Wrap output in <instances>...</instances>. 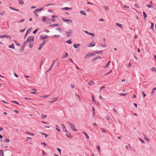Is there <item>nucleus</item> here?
<instances>
[{"mask_svg":"<svg viewBox=\"0 0 156 156\" xmlns=\"http://www.w3.org/2000/svg\"><path fill=\"white\" fill-rule=\"evenodd\" d=\"M62 9H65V10H72V9L71 8H69L68 7H66L64 8H63Z\"/></svg>","mask_w":156,"mask_h":156,"instance_id":"26","label":"nucleus"},{"mask_svg":"<svg viewBox=\"0 0 156 156\" xmlns=\"http://www.w3.org/2000/svg\"><path fill=\"white\" fill-rule=\"evenodd\" d=\"M66 36L68 37H70L73 34L72 31L71 30H70L69 31L66 32Z\"/></svg>","mask_w":156,"mask_h":156,"instance_id":"2","label":"nucleus"},{"mask_svg":"<svg viewBox=\"0 0 156 156\" xmlns=\"http://www.w3.org/2000/svg\"><path fill=\"white\" fill-rule=\"evenodd\" d=\"M55 126H56V128H55L56 129L57 131H58L59 132H60V130L58 128L59 127V126L57 124H56L55 125Z\"/></svg>","mask_w":156,"mask_h":156,"instance_id":"25","label":"nucleus"},{"mask_svg":"<svg viewBox=\"0 0 156 156\" xmlns=\"http://www.w3.org/2000/svg\"><path fill=\"white\" fill-rule=\"evenodd\" d=\"M103 8H105L106 10H108V6H103Z\"/></svg>","mask_w":156,"mask_h":156,"instance_id":"42","label":"nucleus"},{"mask_svg":"<svg viewBox=\"0 0 156 156\" xmlns=\"http://www.w3.org/2000/svg\"><path fill=\"white\" fill-rule=\"evenodd\" d=\"M156 90V87H154L152 90L151 92V94L153 95L154 94L155 90Z\"/></svg>","mask_w":156,"mask_h":156,"instance_id":"22","label":"nucleus"},{"mask_svg":"<svg viewBox=\"0 0 156 156\" xmlns=\"http://www.w3.org/2000/svg\"><path fill=\"white\" fill-rule=\"evenodd\" d=\"M47 18H48V17H47L46 16V17L43 16L42 17V21L43 22H46Z\"/></svg>","mask_w":156,"mask_h":156,"instance_id":"24","label":"nucleus"},{"mask_svg":"<svg viewBox=\"0 0 156 156\" xmlns=\"http://www.w3.org/2000/svg\"><path fill=\"white\" fill-rule=\"evenodd\" d=\"M38 30L37 29H36L33 32V33L34 34H36L37 31H38Z\"/></svg>","mask_w":156,"mask_h":156,"instance_id":"48","label":"nucleus"},{"mask_svg":"<svg viewBox=\"0 0 156 156\" xmlns=\"http://www.w3.org/2000/svg\"><path fill=\"white\" fill-rule=\"evenodd\" d=\"M151 29L152 30H153V31H154V23H151Z\"/></svg>","mask_w":156,"mask_h":156,"instance_id":"30","label":"nucleus"},{"mask_svg":"<svg viewBox=\"0 0 156 156\" xmlns=\"http://www.w3.org/2000/svg\"><path fill=\"white\" fill-rule=\"evenodd\" d=\"M151 70L152 71H154L155 72H156V68H154L153 67L151 69Z\"/></svg>","mask_w":156,"mask_h":156,"instance_id":"40","label":"nucleus"},{"mask_svg":"<svg viewBox=\"0 0 156 156\" xmlns=\"http://www.w3.org/2000/svg\"><path fill=\"white\" fill-rule=\"evenodd\" d=\"M46 117V115H44L43 114H42L41 115V118L42 119L45 118Z\"/></svg>","mask_w":156,"mask_h":156,"instance_id":"41","label":"nucleus"},{"mask_svg":"<svg viewBox=\"0 0 156 156\" xmlns=\"http://www.w3.org/2000/svg\"><path fill=\"white\" fill-rule=\"evenodd\" d=\"M147 6L149 8H152L154 7V6L152 5H147Z\"/></svg>","mask_w":156,"mask_h":156,"instance_id":"45","label":"nucleus"},{"mask_svg":"<svg viewBox=\"0 0 156 156\" xmlns=\"http://www.w3.org/2000/svg\"><path fill=\"white\" fill-rule=\"evenodd\" d=\"M66 136L69 138H71L72 137V136L71 135V134H70V133L69 132L67 131V132H66Z\"/></svg>","mask_w":156,"mask_h":156,"instance_id":"9","label":"nucleus"},{"mask_svg":"<svg viewBox=\"0 0 156 156\" xmlns=\"http://www.w3.org/2000/svg\"><path fill=\"white\" fill-rule=\"evenodd\" d=\"M68 123L69 124L70 126V127L71 128V129L73 130L74 131H77V129L75 128V126L71 124V123H70L69 122H68Z\"/></svg>","mask_w":156,"mask_h":156,"instance_id":"4","label":"nucleus"},{"mask_svg":"<svg viewBox=\"0 0 156 156\" xmlns=\"http://www.w3.org/2000/svg\"><path fill=\"white\" fill-rule=\"evenodd\" d=\"M95 55V54L94 53V52L93 53H89L87 54L84 57V58L85 59H87L89 57L94 56Z\"/></svg>","mask_w":156,"mask_h":156,"instance_id":"1","label":"nucleus"},{"mask_svg":"<svg viewBox=\"0 0 156 156\" xmlns=\"http://www.w3.org/2000/svg\"><path fill=\"white\" fill-rule=\"evenodd\" d=\"M101 130L102 132L105 133H107L106 131L104 129L101 128Z\"/></svg>","mask_w":156,"mask_h":156,"instance_id":"55","label":"nucleus"},{"mask_svg":"<svg viewBox=\"0 0 156 156\" xmlns=\"http://www.w3.org/2000/svg\"><path fill=\"white\" fill-rule=\"evenodd\" d=\"M97 59L96 57L94 58L91 60L92 62H93Z\"/></svg>","mask_w":156,"mask_h":156,"instance_id":"62","label":"nucleus"},{"mask_svg":"<svg viewBox=\"0 0 156 156\" xmlns=\"http://www.w3.org/2000/svg\"><path fill=\"white\" fill-rule=\"evenodd\" d=\"M116 25L121 28H122V25L120 23H116Z\"/></svg>","mask_w":156,"mask_h":156,"instance_id":"28","label":"nucleus"},{"mask_svg":"<svg viewBox=\"0 0 156 156\" xmlns=\"http://www.w3.org/2000/svg\"><path fill=\"white\" fill-rule=\"evenodd\" d=\"M139 140L141 141V143L142 144L145 143L144 141L143 140H142L141 138H139Z\"/></svg>","mask_w":156,"mask_h":156,"instance_id":"49","label":"nucleus"},{"mask_svg":"<svg viewBox=\"0 0 156 156\" xmlns=\"http://www.w3.org/2000/svg\"><path fill=\"white\" fill-rule=\"evenodd\" d=\"M134 7H135L136 8H139V7L138 6V5L137 4H135L134 5Z\"/></svg>","mask_w":156,"mask_h":156,"instance_id":"64","label":"nucleus"},{"mask_svg":"<svg viewBox=\"0 0 156 156\" xmlns=\"http://www.w3.org/2000/svg\"><path fill=\"white\" fill-rule=\"evenodd\" d=\"M14 76L16 77H18V76L17 74H16L15 73H14Z\"/></svg>","mask_w":156,"mask_h":156,"instance_id":"63","label":"nucleus"},{"mask_svg":"<svg viewBox=\"0 0 156 156\" xmlns=\"http://www.w3.org/2000/svg\"><path fill=\"white\" fill-rule=\"evenodd\" d=\"M83 133L86 136V138L87 139H88L89 138V136L85 132H83Z\"/></svg>","mask_w":156,"mask_h":156,"instance_id":"16","label":"nucleus"},{"mask_svg":"<svg viewBox=\"0 0 156 156\" xmlns=\"http://www.w3.org/2000/svg\"><path fill=\"white\" fill-rule=\"evenodd\" d=\"M110 62H111V61H109L107 62V63L105 65V66H104L103 67L104 68H108V66H109Z\"/></svg>","mask_w":156,"mask_h":156,"instance_id":"13","label":"nucleus"},{"mask_svg":"<svg viewBox=\"0 0 156 156\" xmlns=\"http://www.w3.org/2000/svg\"><path fill=\"white\" fill-rule=\"evenodd\" d=\"M34 41V37L33 36L29 37L27 40V42L29 41Z\"/></svg>","mask_w":156,"mask_h":156,"instance_id":"3","label":"nucleus"},{"mask_svg":"<svg viewBox=\"0 0 156 156\" xmlns=\"http://www.w3.org/2000/svg\"><path fill=\"white\" fill-rule=\"evenodd\" d=\"M44 9V7L41 8L39 9H37L35 10V11L37 12H38L42 11Z\"/></svg>","mask_w":156,"mask_h":156,"instance_id":"15","label":"nucleus"},{"mask_svg":"<svg viewBox=\"0 0 156 156\" xmlns=\"http://www.w3.org/2000/svg\"><path fill=\"white\" fill-rule=\"evenodd\" d=\"M94 83V81L91 80L88 83V85H90V86H91Z\"/></svg>","mask_w":156,"mask_h":156,"instance_id":"21","label":"nucleus"},{"mask_svg":"<svg viewBox=\"0 0 156 156\" xmlns=\"http://www.w3.org/2000/svg\"><path fill=\"white\" fill-rule=\"evenodd\" d=\"M48 36L47 35H45V36H43L42 35H41L40 36V39L44 40L48 38Z\"/></svg>","mask_w":156,"mask_h":156,"instance_id":"8","label":"nucleus"},{"mask_svg":"<svg viewBox=\"0 0 156 156\" xmlns=\"http://www.w3.org/2000/svg\"><path fill=\"white\" fill-rule=\"evenodd\" d=\"M24 49L23 48H22V47H21L20 48V51L21 52H22L23 51V50H24Z\"/></svg>","mask_w":156,"mask_h":156,"instance_id":"57","label":"nucleus"},{"mask_svg":"<svg viewBox=\"0 0 156 156\" xmlns=\"http://www.w3.org/2000/svg\"><path fill=\"white\" fill-rule=\"evenodd\" d=\"M60 35H54L53 37H55L56 38H58V37H60Z\"/></svg>","mask_w":156,"mask_h":156,"instance_id":"39","label":"nucleus"},{"mask_svg":"<svg viewBox=\"0 0 156 156\" xmlns=\"http://www.w3.org/2000/svg\"><path fill=\"white\" fill-rule=\"evenodd\" d=\"M53 99H54V100H53L52 101H53V102H54L55 101H57L58 99V98H52Z\"/></svg>","mask_w":156,"mask_h":156,"instance_id":"52","label":"nucleus"},{"mask_svg":"<svg viewBox=\"0 0 156 156\" xmlns=\"http://www.w3.org/2000/svg\"><path fill=\"white\" fill-rule=\"evenodd\" d=\"M4 37H6L7 38L10 39L11 37L10 36L8 35H0V38H3Z\"/></svg>","mask_w":156,"mask_h":156,"instance_id":"7","label":"nucleus"},{"mask_svg":"<svg viewBox=\"0 0 156 156\" xmlns=\"http://www.w3.org/2000/svg\"><path fill=\"white\" fill-rule=\"evenodd\" d=\"M56 30H58L60 33L62 32V29L60 27H58L56 29Z\"/></svg>","mask_w":156,"mask_h":156,"instance_id":"37","label":"nucleus"},{"mask_svg":"<svg viewBox=\"0 0 156 156\" xmlns=\"http://www.w3.org/2000/svg\"><path fill=\"white\" fill-rule=\"evenodd\" d=\"M94 96H92V101L94 102V103H95V100L94 99Z\"/></svg>","mask_w":156,"mask_h":156,"instance_id":"38","label":"nucleus"},{"mask_svg":"<svg viewBox=\"0 0 156 156\" xmlns=\"http://www.w3.org/2000/svg\"><path fill=\"white\" fill-rule=\"evenodd\" d=\"M95 45V43L94 42H92L90 43L88 45V47H92L94 46Z\"/></svg>","mask_w":156,"mask_h":156,"instance_id":"10","label":"nucleus"},{"mask_svg":"<svg viewBox=\"0 0 156 156\" xmlns=\"http://www.w3.org/2000/svg\"><path fill=\"white\" fill-rule=\"evenodd\" d=\"M46 43V41H43V42L40 44L39 45V47L38 48V50H41L42 47V46H44V44H45Z\"/></svg>","mask_w":156,"mask_h":156,"instance_id":"5","label":"nucleus"},{"mask_svg":"<svg viewBox=\"0 0 156 156\" xmlns=\"http://www.w3.org/2000/svg\"><path fill=\"white\" fill-rule=\"evenodd\" d=\"M142 93L143 94V97H145L146 96V94L144 93L143 91H142Z\"/></svg>","mask_w":156,"mask_h":156,"instance_id":"60","label":"nucleus"},{"mask_svg":"<svg viewBox=\"0 0 156 156\" xmlns=\"http://www.w3.org/2000/svg\"><path fill=\"white\" fill-rule=\"evenodd\" d=\"M89 35H91L92 37H94L95 36V34L93 33H90Z\"/></svg>","mask_w":156,"mask_h":156,"instance_id":"43","label":"nucleus"},{"mask_svg":"<svg viewBox=\"0 0 156 156\" xmlns=\"http://www.w3.org/2000/svg\"><path fill=\"white\" fill-rule=\"evenodd\" d=\"M123 7L124 8L128 9V8H129V7L128 6L126 5H124Z\"/></svg>","mask_w":156,"mask_h":156,"instance_id":"56","label":"nucleus"},{"mask_svg":"<svg viewBox=\"0 0 156 156\" xmlns=\"http://www.w3.org/2000/svg\"><path fill=\"white\" fill-rule=\"evenodd\" d=\"M4 141H5L6 142H9L10 141V140L8 139H5L4 140Z\"/></svg>","mask_w":156,"mask_h":156,"instance_id":"44","label":"nucleus"},{"mask_svg":"<svg viewBox=\"0 0 156 156\" xmlns=\"http://www.w3.org/2000/svg\"><path fill=\"white\" fill-rule=\"evenodd\" d=\"M57 149L58 150V151L59 152L60 154H61V150L58 147L57 148Z\"/></svg>","mask_w":156,"mask_h":156,"instance_id":"50","label":"nucleus"},{"mask_svg":"<svg viewBox=\"0 0 156 156\" xmlns=\"http://www.w3.org/2000/svg\"><path fill=\"white\" fill-rule=\"evenodd\" d=\"M32 29V27H30V28H29V29H28L27 30V32H26V33H27V34H28V33H29V32Z\"/></svg>","mask_w":156,"mask_h":156,"instance_id":"36","label":"nucleus"},{"mask_svg":"<svg viewBox=\"0 0 156 156\" xmlns=\"http://www.w3.org/2000/svg\"><path fill=\"white\" fill-rule=\"evenodd\" d=\"M25 21V20L24 19H22L20 20L18 22L19 23H20L21 22H23Z\"/></svg>","mask_w":156,"mask_h":156,"instance_id":"51","label":"nucleus"},{"mask_svg":"<svg viewBox=\"0 0 156 156\" xmlns=\"http://www.w3.org/2000/svg\"><path fill=\"white\" fill-rule=\"evenodd\" d=\"M93 116L94 117L95 114V110L94 108L92 107Z\"/></svg>","mask_w":156,"mask_h":156,"instance_id":"19","label":"nucleus"},{"mask_svg":"<svg viewBox=\"0 0 156 156\" xmlns=\"http://www.w3.org/2000/svg\"><path fill=\"white\" fill-rule=\"evenodd\" d=\"M71 87L72 88H75V86L74 85H72L71 84Z\"/></svg>","mask_w":156,"mask_h":156,"instance_id":"58","label":"nucleus"},{"mask_svg":"<svg viewBox=\"0 0 156 156\" xmlns=\"http://www.w3.org/2000/svg\"><path fill=\"white\" fill-rule=\"evenodd\" d=\"M53 99H54V100H53L52 101H53V102H54L55 101H57L58 99V98H52Z\"/></svg>","mask_w":156,"mask_h":156,"instance_id":"54","label":"nucleus"},{"mask_svg":"<svg viewBox=\"0 0 156 156\" xmlns=\"http://www.w3.org/2000/svg\"><path fill=\"white\" fill-rule=\"evenodd\" d=\"M11 102L12 103H15L17 105H20V104H19V102L16 101H11Z\"/></svg>","mask_w":156,"mask_h":156,"instance_id":"29","label":"nucleus"},{"mask_svg":"<svg viewBox=\"0 0 156 156\" xmlns=\"http://www.w3.org/2000/svg\"><path fill=\"white\" fill-rule=\"evenodd\" d=\"M62 20L64 22H67L68 24H70L72 23V20L69 19H65L63 18H62Z\"/></svg>","mask_w":156,"mask_h":156,"instance_id":"6","label":"nucleus"},{"mask_svg":"<svg viewBox=\"0 0 156 156\" xmlns=\"http://www.w3.org/2000/svg\"><path fill=\"white\" fill-rule=\"evenodd\" d=\"M46 22L48 24H50L51 23V22L48 18V17L47 19Z\"/></svg>","mask_w":156,"mask_h":156,"instance_id":"18","label":"nucleus"},{"mask_svg":"<svg viewBox=\"0 0 156 156\" xmlns=\"http://www.w3.org/2000/svg\"><path fill=\"white\" fill-rule=\"evenodd\" d=\"M80 13L82 14L84 16L87 15L86 13L83 11H81L80 12Z\"/></svg>","mask_w":156,"mask_h":156,"instance_id":"31","label":"nucleus"},{"mask_svg":"<svg viewBox=\"0 0 156 156\" xmlns=\"http://www.w3.org/2000/svg\"><path fill=\"white\" fill-rule=\"evenodd\" d=\"M29 46L30 48H32L33 47V44H31L30 42L29 43Z\"/></svg>","mask_w":156,"mask_h":156,"instance_id":"47","label":"nucleus"},{"mask_svg":"<svg viewBox=\"0 0 156 156\" xmlns=\"http://www.w3.org/2000/svg\"><path fill=\"white\" fill-rule=\"evenodd\" d=\"M30 93V94H38L37 93V92H31Z\"/></svg>","mask_w":156,"mask_h":156,"instance_id":"61","label":"nucleus"},{"mask_svg":"<svg viewBox=\"0 0 156 156\" xmlns=\"http://www.w3.org/2000/svg\"><path fill=\"white\" fill-rule=\"evenodd\" d=\"M14 42L17 45V46H20L21 45L20 44H19L17 42V41L16 40H15L14 41Z\"/></svg>","mask_w":156,"mask_h":156,"instance_id":"34","label":"nucleus"},{"mask_svg":"<svg viewBox=\"0 0 156 156\" xmlns=\"http://www.w3.org/2000/svg\"><path fill=\"white\" fill-rule=\"evenodd\" d=\"M143 16H144L145 19V18H147V14L144 11L143 12Z\"/></svg>","mask_w":156,"mask_h":156,"instance_id":"27","label":"nucleus"},{"mask_svg":"<svg viewBox=\"0 0 156 156\" xmlns=\"http://www.w3.org/2000/svg\"><path fill=\"white\" fill-rule=\"evenodd\" d=\"M62 126V128L63 130V132H67V130L66 129V128L65 126L63 124H61Z\"/></svg>","mask_w":156,"mask_h":156,"instance_id":"11","label":"nucleus"},{"mask_svg":"<svg viewBox=\"0 0 156 156\" xmlns=\"http://www.w3.org/2000/svg\"><path fill=\"white\" fill-rule=\"evenodd\" d=\"M9 48H12L14 49L15 48L14 45V44H12L10 45H9Z\"/></svg>","mask_w":156,"mask_h":156,"instance_id":"20","label":"nucleus"},{"mask_svg":"<svg viewBox=\"0 0 156 156\" xmlns=\"http://www.w3.org/2000/svg\"><path fill=\"white\" fill-rule=\"evenodd\" d=\"M112 72V69H111L108 73L105 74V76H106L109 75L110 73H111Z\"/></svg>","mask_w":156,"mask_h":156,"instance_id":"35","label":"nucleus"},{"mask_svg":"<svg viewBox=\"0 0 156 156\" xmlns=\"http://www.w3.org/2000/svg\"><path fill=\"white\" fill-rule=\"evenodd\" d=\"M105 87L104 86H103L102 87H101L100 89V91H101V89L105 88Z\"/></svg>","mask_w":156,"mask_h":156,"instance_id":"59","label":"nucleus"},{"mask_svg":"<svg viewBox=\"0 0 156 156\" xmlns=\"http://www.w3.org/2000/svg\"><path fill=\"white\" fill-rule=\"evenodd\" d=\"M127 93H125V94H124V93H119V95H120L121 96H125L126 95Z\"/></svg>","mask_w":156,"mask_h":156,"instance_id":"46","label":"nucleus"},{"mask_svg":"<svg viewBox=\"0 0 156 156\" xmlns=\"http://www.w3.org/2000/svg\"><path fill=\"white\" fill-rule=\"evenodd\" d=\"M66 42L69 44H71L72 43V42L71 41V39H70L68 41H66Z\"/></svg>","mask_w":156,"mask_h":156,"instance_id":"32","label":"nucleus"},{"mask_svg":"<svg viewBox=\"0 0 156 156\" xmlns=\"http://www.w3.org/2000/svg\"><path fill=\"white\" fill-rule=\"evenodd\" d=\"M53 99H54V100H53L52 101H53V102H54L55 101H57L58 99V98H52Z\"/></svg>","mask_w":156,"mask_h":156,"instance_id":"53","label":"nucleus"},{"mask_svg":"<svg viewBox=\"0 0 156 156\" xmlns=\"http://www.w3.org/2000/svg\"><path fill=\"white\" fill-rule=\"evenodd\" d=\"M68 56V53L67 52H65V55L64 56L62 55V58H66Z\"/></svg>","mask_w":156,"mask_h":156,"instance_id":"14","label":"nucleus"},{"mask_svg":"<svg viewBox=\"0 0 156 156\" xmlns=\"http://www.w3.org/2000/svg\"><path fill=\"white\" fill-rule=\"evenodd\" d=\"M0 156H4L3 151L2 150H0Z\"/></svg>","mask_w":156,"mask_h":156,"instance_id":"33","label":"nucleus"},{"mask_svg":"<svg viewBox=\"0 0 156 156\" xmlns=\"http://www.w3.org/2000/svg\"><path fill=\"white\" fill-rule=\"evenodd\" d=\"M19 3L20 4L22 5L24 4V2L23 1H22V0H19Z\"/></svg>","mask_w":156,"mask_h":156,"instance_id":"23","label":"nucleus"},{"mask_svg":"<svg viewBox=\"0 0 156 156\" xmlns=\"http://www.w3.org/2000/svg\"><path fill=\"white\" fill-rule=\"evenodd\" d=\"M80 44H74L73 45V46L75 48H77L79 47L80 46Z\"/></svg>","mask_w":156,"mask_h":156,"instance_id":"17","label":"nucleus"},{"mask_svg":"<svg viewBox=\"0 0 156 156\" xmlns=\"http://www.w3.org/2000/svg\"><path fill=\"white\" fill-rule=\"evenodd\" d=\"M58 26L60 27L61 26V24L60 23H57V24H54L52 25H51L49 26L50 27H52V26Z\"/></svg>","mask_w":156,"mask_h":156,"instance_id":"12","label":"nucleus"}]
</instances>
